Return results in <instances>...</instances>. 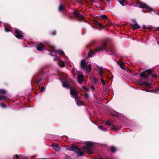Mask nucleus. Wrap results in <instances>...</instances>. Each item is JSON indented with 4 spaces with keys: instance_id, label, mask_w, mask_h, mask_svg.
Listing matches in <instances>:
<instances>
[{
    "instance_id": "obj_1",
    "label": "nucleus",
    "mask_w": 159,
    "mask_h": 159,
    "mask_svg": "<svg viewBox=\"0 0 159 159\" xmlns=\"http://www.w3.org/2000/svg\"><path fill=\"white\" fill-rule=\"evenodd\" d=\"M94 143L92 142H88L86 143L85 146L82 149L77 147L71 146L69 148H66L68 150L75 151L76 152L78 156H83L84 152L89 154L92 153L93 152L92 149L93 148Z\"/></svg>"
},
{
    "instance_id": "obj_2",
    "label": "nucleus",
    "mask_w": 159,
    "mask_h": 159,
    "mask_svg": "<svg viewBox=\"0 0 159 159\" xmlns=\"http://www.w3.org/2000/svg\"><path fill=\"white\" fill-rule=\"evenodd\" d=\"M106 48V43L105 42H104L102 43L101 46L96 48L95 50H90L89 53L88 57H92L96 53V52L99 51H102L105 49Z\"/></svg>"
},
{
    "instance_id": "obj_3",
    "label": "nucleus",
    "mask_w": 159,
    "mask_h": 159,
    "mask_svg": "<svg viewBox=\"0 0 159 159\" xmlns=\"http://www.w3.org/2000/svg\"><path fill=\"white\" fill-rule=\"evenodd\" d=\"M69 89L71 97L75 98V100H77L78 98L77 92L72 87H70Z\"/></svg>"
},
{
    "instance_id": "obj_4",
    "label": "nucleus",
    "mask_w": 159,
    "mask_h": 159,
    "mask_svg": "<svg viewBox=\"0 0 159 159\" xmlns=\"http://www.w3.org/2000/svg\"><path fill=\"white\" fill-rule=\"evenodd\" d=\"M152 73V70L150 69L147 70H146L140 74V76L142 77L147 78L148 76Z\"/></svg>"
},
{
    "instance_id": "obj_5",
    "label": "nucleus",
    "mask_w": 159,
    "mask_h": 159,
    "mask_svg": "<svg viewBox=\"0 0 159 159\" xmlns=\"http://www.w3.org/2000/svg\"><path fill=\"white\" fill-rule=\"evenodd\" d=\"M74 14L78 19L79 20L84 21V16H83L81 14H80L79 12L78 11H74Z\"/></svg>"
},
{
    "instance_id": "obj_6",
    "label": "nucleus",
    "mask_w": 159,
    "mask_h": 159,
    "mask_svg": "<svg viewBox=\"0 0 159 159\" xmlns=\"http://www.w3.org/2000/svg\"><path fill=\"white\" fill-rule=\"evenodd\" d=\"M54 61H57L59 65L61 67H64L65 66V63L64 62L61 60L59 57H56L54 58Z\"/></svg>"
},
{
    "instance_id": "obj_7",
    "label": "nucleus",
    "mask_w": 159,
    "mask_h": 159,
    "mask_svg": "<svg viewBox=\"0 0 159 159\" xmlns=\"http://www.w3.org/2000/svg\"><path fill=\"white\" fill-rule=\"evenodd\" d=\"M15 36L18 39H20L23 36L22 31L16 30L15 33Z\"/></svg>"
},
{
    "instance_id": "obj_8",
    "label": "nucleus",
    "mask_w": 159,
    "mask_h": 159,
    "mask_svg": "<svg viewBox=\"0 0 159 159\" xmlns=\"http://www.w3.org/2000/svg\"><path fill=\"white\" fill-rule=\"evenodd\" d=\"M44 46L42 43L39 44L37 47V49L38 50L40 51H43L44 49Z\"/></svg>"
},
{
    "instance_id": "obj_9",
    "label": "nucleus",
    "mask_w": 159,
    "mask_h": 159,
    "mask_svg": "<svg viewBox=\"0 0 159 159\" xmlns=\"http://www.w3.org/2000/svg\"><path fill=\"white\" fill-rule=\"evenodd\" d=\"M139 7L141 8H144L149 10L151 9L150 7L144 3H141L139 4Z\"/></svg>"
},
{
    "instance_id": "obj_10",
    "label": "nucleus",
    "mask_w": 159,
    "mask_h": 159,
    "mask_svg": "<svg viewBox=\"0 0 159 159\" xmlns=\"http://www.w3.org/2000/svg\"><path fill=\"white\" fill-rule=\"evenodd\" d=\"M84 75L82 74H79L78 75V80L79 82L81 84L83 81Z\"/></svg>"
},
{
    "instance_id": "obj_11",
    "label": "nucleus",
    "mask_w": 159,
    "mask_h": 159,
    "mask_svg": "<svg viewBox=\"0 0 159 159\" xmlns=\"http://www.w3.org/2000/svg\"><path fill=\"white\" fill-rule=\"evenodd\" d=\"M52 146L54 149L57 151H59L60 150V147L57 144L55 143H53L52 144Z\"/></svg>"
},
{
    "instance_id": "obj_12",
    "label": "nucleus",
    "mask_w": 159,
    "mask_h": 159,
    "mask_svg": "<svg viewBox=\"0 0 159 159\" xmlns=\"http://www.w3.org/2000/svg\"><path fill=\"white\" fill-rule=\"evenodd\" d=\"M135 24L134 25H132V27L133 29L134 30H135L137 29H139L140 28V27L139 25L136 23L134 22Z\"/></svg>"
},
{
    "instance_id": "obj_13",
    "label": "nucleus",
    "mask_w": 159,
    "mask_h": 159,
    "mask_svg": "<svg viewBox=\"0 0 159 159\" xmlns=\"http://www.w3.org/2000/svg\"><path fill=\"white\" fill-rule=\"evenodd\" d=\"M86 66V61L84 60H82L81 62V66L83 68H85Z\"/></svg>"
},
{
    "instance_id": "obj_14",
    "label": "nucleus",
    "mask_w": 159,
    "mask_h": 159,
    "mask_svg": "<svg viewBox=\"0 0 159 159\" xmlns=\"http://www.w3.org/2000/svg\"><path fill=\"white\" fill-rule=\"evenodd\" d=\"M104 74V71L102 70V68L101 67L99 70V76L101 77L102 78L103 77V76H102V75Z\"/></svg>"
},
{
    "instance_id": "obj_15",
    "label": "nucleus",
    "mask_w": 159,
    "mask_h": 159,
    "mask_svg": "<svg viewBox=\"0 0 159 159\" xmlns=\"http://www.w3.org/2000/svg\"><path fill=\"white\" fill-rule=\"evenodd\" d=\"M76 100H77V104L78 106H80L83 105V102L82 101L79 100L78 98Z\"/></svg>"
},
{
    "instance_id": "obj_16",
    "label": "nucleus",
    "mask_w": 159,
    "mask_h": 159,
    "mask_svg": "<svg viewBox=\"0 0 159 159\" xmlns=\"http://www.w3.org/2000/svg\"><path fill=\"white\" fill-rule=\"evenodd\" d=\"M56 52L61 55H63L64 54L63 52L61 50H57L56 51Z\"/></svg>"
},
{
    "instance_id": "obj_17",
    "label": "nucleus",
    "mask_w": 159,
    "mask_h": 159,
    "mask_svg": "<svg viewBox=\"0 0 159 159\" xmlns=\"http://www.w3.org/2000/svg\"><path fill=\"white\" fill-rule=\"evenodd\" d=\"M141 85H145L146 86H151L150 84L147 83L146 82L144 81L142 82L141 84Z\"/></svg>"
},
{
    "instance_id": "obj_18",
    "label": "nucleus",
    "mask_w": 159,
    "mask_h": 159,
    "mask_svg": "<svg viewBox=\"0 0 159 159\" xmlns=\"http://www.w3.org/2000/svg\"><path fill=\"white\" fill-rule=\"evenodd\" d=\"M91 69V65L89 64V66L86 68V70L87 72H89L90 71Z\"/></svg>"
},
{
    "instance_id": "obj_19",
    "label": "nucleus",
    "mask_w": 159,
    "mask_h": 159,
    "mask_svg": "<svg viewBox=\"0 0 159 159\" xmlns=\"http://www.w3.org/2000/svg\"><path fill=\"white\" fill-rule=\"evenodd\" d=\"M65 9V7L62 5H61L60 6L59 8V10L60 11H62Z\"/></svg>"
},
{
    "instance_id": "obj_20",
    "label": "nucleus",
    "mask_w": 159,
    "mask_h": 159,
    "mask_svg": "<svg viewBox=\"0 0 159 159\" xmlns=\"http://www.w3.org/2000/svg\"><path fill=\"white\" fill-rule=\"evenodd\" d=\"M110 150L111 152H114L116 151V149L114 147L112 146L111 147Z\"/></svg>"
},
{
    "instance_id": "obj_21",
    "label": "nucleus",
    "mask_w": 159,
    "mask_h": 159,
    "mask_svg": "<svg viewBox=\"0 0 159 159\" xmlns=\"http://www.w3.org/2000/svg\"><path fill=\"white\" fill-rule=\"evenodd\" d=\"M119 2L120 3L122 6H124L125 5V0H119Z\"/></svg>"
},
{
    "instance_id": "obj_22",
    "label": "nucleus",
    "mask_w": 159,
    "mask_h": 159,
    "mask_svg": "<svg viewBox=\"0 0 159 159\" xmlns=\"http://www.w3.org/2000/svg\"><path fill=\"white\" fill-rule=\"evenodd\" d=\"M62 85L64 87L68 88L69 86L68 84L66 82H63Z\"/></svg>"
},
{
    "instance_id": "obj_23",
    "label": "nucleus",
    "mask_w": 159,
    "mask_h": 159,
    "mask_svg": "<svg viewBox=\"0 0 159 159\" xmlns=\"http://www.w3.org/2000/svg\"><path fill=\"white\" fill-rule=\"evenodd\" d=\"M6 91L5 90L0 89V93L2 94H4L6 93Z\"/></svg>"
},
{
    "instance_id": "obj_24",
    "label": "nucleus",
    "mask_w": 159,
    "mask_h": 159,
    "mask_svg": "<svg viewBox=\"0 0 159 159\" xmlns=\"http://www.w3.org/2000/svg\"><path fill=\"white\" fill-rule=\"evenodd\" d=\"M100 80L102 82V84L103 85H105L106 84V82H105L103 80V79L102 78H101V79H100Z\"/></svg>"
},
{
    "instance_id": "obj_25",
    "label": "nucleus",
    "mask_w": 159,
    "mask_h": 159,
    "mask_svg": "<svg viewBox=\"0 0 159 159\" xmlns=\"http://www.w3.org/2000/svg\"><path fill=\"white\" fill-rule=\"evenodd\" d=\"M117 63L118 65H120L123 64L122 61L121 60H119L117 62Z\"/></svg>"
},
{
    "instance_id": "obj_26",
    "label": "nucleus",
    "mask_w": 159,
    "mask_h": 159,
    "mask_svg": "<svg viewBox=\"0 0 159 159\" xmlns=\"http://www.w3.org/2000/svg\"><path fill=\"white\" fill-rule=\"evenodd\" d=\"M105 124L107 125H111V122L109 120H108L105 123Z\"/></svg>"
},
{
    "instance_id": "obj_27",
    "label": "nucleus",
    "mask_w": 159,
    "mask_h": 159,
    "mask_svg": "<svg viewBox=\"0 0 159 159\" xmlns=\"http://www.w3.org/2000/svg\"><path fill=\"white\" fill-rule=\"evenodd\" d=\"M101 17L103 19H108L106 15H102L101 16Z\"/></svg>"
},
{
    "instance_id": "obj_28",
    "label": "nucleus",
    "mask_w": 159,
    "mask_h": 159,
    "mask_svg": "<svg viewBox=\"0 0 159 159\" xmlns=\"http://www.w3.org/2000/svg\"><path fill=\"white\" fill-rule=\"evenodd\" d=\"M0 106L2 107H6L5 105L4 104H3L2 103H0Z\"/></svg>"
},
{
    "instance_id": "obj_29",
    "label": "nucleus",
    "mask_w": 159,
    "mask_h": 159,
    "mask_svg": "<svg viewBox=\"0 0 159 159\" xmlns=\"http://www.w3.org/2000/svg\"><path fill=\"white\" fill-rule=\"evenodd\" d=\"M44 89H45L44 87L43 86H42L41 88L40 91L41 92H43L44 90Z\"/></svg>"
},
{
    "instance_id": "obj_30",
    "label": "nucleus",
    "mask_w": 159,
    "mask_h": 159,
    "mask_svg": "<svg viewBox=\"0 0 159 159\" xmlns=\"http://www.w3.org/2000/svg\"><path fill=\"white\" fill-rule=\"evenodd\" d=\"M5 99V97L3 96H0V101H1L2 100H4Z\"/></svg>"
},
{
    "instance_id": "obj_31",
    "label": "nucleus",
    "mask_w": 159,
    "mask_h": 159,
    "mask_svg": "<svg viewBox=\"0 0 159 159\" xmlns=\"http://www.w3.org/2000/svg\"><path fill=\"white\" fill-rule=\"evenodd\" d=\"M13 157L14 158H16V159H19V156L17 155H15Z\"/></svg>"
},
{
    "instance_id": "obj_32",
    "label": "nucleus",
    "mask_w": 159,
    "mask_h": 159,
    "mask_svg": "<svg viewBox=\"0 0 159 159\" xmlns=\"http://www.w3.org/2000/svg\"><path fill=\"white\" fill-rule=\"evenodd\" d=\"M120 68L122 69H125V68H124V65L123 64H122L120 65Z\"/></svg>"
},
{
    "instance_id": "obj_33",
    "label": "nucleus",
    "mask_w": 159,
    "mask_h": 159,
    "mask_svg": "<svg viewBox=\"0 0 159 159\" xmlns=\"http://www.w3.org/2000/svg\"><path fill=\"white\" fill-rule=\"evenodd\" d=\"M83 89L85 91H87L88 90V89L85 86L83 87Z\"/></svg>"
},
{
    "instance_id": "obj_34",
    "label": "nucleus",
    "mask_w": 159,
    "mask_h": 159,
    "mask_svg": "<svg viewBox=\"0 0 159 159\" xmlns=\"http://www.w3.org/2000/svg\"><path fill=\"white\" fill-rule=\"evenodd\" d=\"M5 30L6 31L8 32L9 31V30L6 27H5Z\"/></svg>"
},
{
    "instance_id": "obj_35",
    "label": "nucleus",
    "mask_w": 159,
    "mask_h": 159,
    "mask_svg": "<svg viewBox=\"0 0 159 159\" xmlns=\"http://www.w3.org/2000/svg\"><path fill=\"white\" fill-rule=\"evenodd\" d=\"M118 129V128L117 127V126H113V129Z\"/></svg>"
},
{
    "instance_id": "obj_36",
    "label": "nucleus",
    "mask_w": 159,
    "mask_h": 159,
    "mask_svg": "<svg viewBox=\"0 0 159 159\" xmlns=\"http://www.w3.org/2000/svg\"><path fill=\"white\" fill-rule=\"evenodd\" d=\"M98 25L100 27H102V24L100 23H98Z\"/></svg>"
},
{
    "instance_id": "obj_37",
    "label": "nucleus",
    "mask_w": 159,
    "mask_h": 159,
    "mask_svg": "<svg viewBox=\"0 0 159 159\" xmlns=\"http://www.w3.org/2000/svg\"><path fill=\"white\" fill-rule=\"evenodd\" d=\"M98 128H100V129H103V126L101 125H99L98 126Z\"/></svg>"
},
{
    "instance_id": "obj_38",
    "label": "nucleus",
    "mask_w": 159,
    "mask_h": 159,
    "mask_svg": "<svg viewBox=\"0 0 159 159\" xmlns=\"http://www.w3.org/2000/svg\"><path fill=\"white\" fill-rule=\"evenodd\" d=\"M52 34L53 35H55L56 34V32L55 31H53L52 32Z\"/></svg>"
},
{
    "instance_id": "obj_39",
    "label": "nucleus",
    "mask_w": 159,
    "mask_h": 159,
    "mask_svg": "<svg viewBox=\"0 0 159 159\" xmlns=\"http://www.w3.org/2000/svg\"><path fill=\"white\" fill-rule=\"evenodd\" d=\"M152 76L153 77L156 78L157 77V76L155 74H153L152 75Z\"/></svg>"
},
{
    "instance_id": "obj_40",
    "label": "nucleus",
    "mask_w": 159,
    "mask_h": 159,
    "mask_svg": "<svg viewBox=\"0 0 159 159\" xmlns=\"http://www.w3.org/2000/svg\"><path fill=\"white\" fill-rule=\"evenodd\" d=\"M154 92V90H149V92Z\"/></svg>"
},
{
    "instance_id": "obj_41",
    "label": "nucleus",
    "mask_w": 159,
    "mask_h": 159,
    "mask_svg": "<svg viewBox=\"0 0 159 159\" xmlns=\"http://www.w3.org/2000/svg\"><path fill=\"white\" fill-rule=\"evenodd\" d=\"M148 30H150L152 29V27H148Z\"/></svg>"
},
{
    "instance_id": "obj_42",
    "label": "nucleus",
    "mask_w": 159,
    "mask_h": 159,
    "mask_svg": "<svg viewBox=\"0 0 159 159\" xmlns=\"http://www.w3.org/2000/svg\"><path fill=\"white\" fill-rule=\"evenodd\" d=\"M88 94L87 93H86L85 94V96L87 98L88 97Z\"/></svg>"
},
{
    "instance_id": "obj_43",
    "label": "nucleus",
    "mask_w": 159,
    "mask_h": 159,
    "mask_svg": "<svg viewBox=\"0 0 159 159\" xmlns=\"http://www.w3.org/2000/svg\"><path fill=\"white\" fill-rule=\"evenodd\" d=\"M149 89H146L145 90L146 91H147V92H149Z\"/></svg>"
},
{
    "instance_id": "obj_44",
    "label": "nucleus",
    "mask_w": 159,
    "mask_h": 159,
    "mask_svg": "<svg viewBox=\"0 0 159 159\" xmlns=\"http://www.w3.org/2000/svg\"><path fill=\"white\" fill-rule=\"evenodd\" d=\"M52 48H53V49H55V47H52Z\"/></svg>"
},
{
    "instance_id": "obj_45",
    "label": "nucleus",
    "mask_w": 159,
    "mask_h": 159,
    "mask_svg": "<svg viewBox=\"0 0 159 159\" xmlns=\"http://www.w3.org/2000/svg\"><path fill=\"white\" fill-rule=\"evenodd\" d=\"M39 159H46L45 158H40Z\"/></svg>"
},
{
    "instance_id": "obj_46",
    "label": "nucleus",
    "mask_w": 159,
    "mask_h": 159,
    "mask_svg": "<svg viewBox=\"0 0 159 159\" xmlns=\"http://www.w3.org/2000/svg\"><path fill=\"white\" fill-rule=\"evenodd\" d=\"M94 80H95V82H96V79L95 78H94Z\"/></svg>"
},
{
    "instance_id": "obj_47",
    "label": "nucleus",
    "mask_w": 159,
    "mask_h": 159,
    "mask_svg": "<svg viewBox=\"0 0 159 159\" xmlns=\"http://www.w3.org/2000/svg\"><path fill=\"white\" fill-rule=\"evenodd\" d=\"M50 55H51V56H53L52 54H50Z\"/></svg>"
},
{
    "instance_id": "obj_48",
    "label": "nucleus",
    "mask_w": 159,
    "mask_h": 159,
    "mask_svg": "<svg viewBox=\"0 0 159 159\" xmlns=\"http://www.w3.org/2000/svg\"><path fill=\"white\" fill-rule=\"evenodd\" d=\"M107 0V2H109V0Z\"/></svg>"
},
{
    "instance_id": "obj_49",
    "label": "nucleus",
    "mask_w": 159,
    "mask_h": 159,
    "mask_svg": "<svg viewBox=\"0 0 159 159\" xmlns=\"http://www.w3.org/2000/svg\"><path fill=\"white\" fill-rule=\"evenodd\" d=\"M158 43V44L159 45V43Z\"/></svg>"
},
{
    "instance_id": "obj_50",
    "label": "nucleus",
    "mask_w": 159,
    "mask_h": 159,
    "mask_svg": "<svg viewBox=\"0 0 159 159\" xmlns=\"http://www.w3.org/2000/svg\"><path fill=\"white\" fill-rule=\"evenodd\" d=\"M158 13H159V12H158Z\"/></svg>"
}]
</instances>
